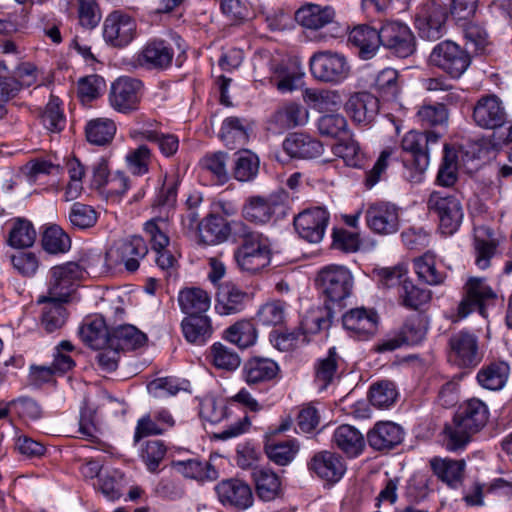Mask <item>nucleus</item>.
<instances>
[{
	"mask_svg": "<svg viewBox=\"0 0 512 512\" xmlns=\"http://www.w3.org/2000/svg\"><path fill=\"white\" fill-rule=\"evenodd\" d=\"M42 246L50 254L65 253L71 247V240L60 226L51 225L43 232Z\"/></svg>",
	"mask_w": 512,
	"mask_h": 512,
	"instance_id": "864d4df0",
	"label": "nucleus"
},
{
	"mask_svg": "<svg viewBox=\"0 0 512 512\" xmlns=\"http://www.w3.org/2000/svg\"><path fill=\"white\" fill-rule=\"evenodd\" d=\"M143 83L136 78L121 76L112 82L109 91V104L117 112L130 114L139 107Z\"/></svg>",
	"mask_w": 512,
	"mask_h": 512,
	"instance_id": "6e6552de",
	"label": "nucleus"
},
{
	"mask_svg": "<svg viewBox=\"0 0 512 512\" xmlns=\"http://www.w3.org/2000/svg\"><path fill=\"white\" fill-rule=\"evenodd\" d=\"M474 240L476 265L480 269H486L490 266V259L494 256L496 250L493 232L485 225L476 226L474 229Z\"/></svg>",
	"mask_w": 512,
	"mask_h": 512,
	"instance_id": "ea45409f",
	"label": "nucleus"
},
{
	"mask_svg": "<svg viewBox=\"0 0 512 512\" xmlns=\"http://www.w3.org/2000/svg\"><path fill=\"white\" fill-rule=\"evenodd\" d=\"M36 239V231L32 223L26 219H16L9 232L8 243L14 248L31 247Z\"/></svg>",
	"mask_w": 512,
	"mask_h": 512,
	"instance_id": "5fc2aeb1",
	"label": "nucleus"
},
{
	"mask_svg": "<svg viewBox=\"0 0 512 512\" xmlns=\"http://www.w3.org/2000/svg\"><path fill=\"white\" fill-rule=\"evenodd\" d=\"M225 338L241 349L256 343L257 331L253 323L247 320L238 321L225 331Z\"/></svg>",
	"mask_w": 512,
	"mask_h": 512,
	"instance_id": "3c124183",
	"label": "nucleus"
},
{
	"mask_svg": "<svg viewBox=\"0 0 512 512\" xmlns=\"http://www.w3.org/2000/svg\"><path fill=\"white\" fill-rule=\"evenodd\" d=\"M234 235L241 240V244L234 252L238 267L250 274H256L270 265L271 249L267 238L251 230L242 221L233 223Z\"/></svg>",
	"mask_w": 512,
	"mask_h": 512,
	"instance_id": "f257e3e1",
	"label": "nucleus"
},
{
	"mask_svg": "<svg viewBox=\"0 0 512 512\" xmlns=\"http://www.w3.org/2000/svg\"><path fill=\"white\" fill-rule=\"evenodd\" d=\"M427 207L439 219V228L445 235H451L459 228L463 219L460 200L452 194L433 191L428 198Z\"/></svg>",
	"mask_w": 512,
	"mask_h": 512,
	"instance_id": "423d86ee",
	"label": "nucleus"
},
{
	"mask_svg": "<svg viewBox=\"0 0 512 512\" xmlns=\"http://www.w3.org/2000/svg\"><path fill=\"white\" fill-rule=\"evenodd\" d=\"M85 132L90 143L101 146L113 139L116 125L111 119L97 118L87 123Z\"/></svg>",
	"mask_w": 512,
	"mask_h": 512,
	"instance_id": "8fccbe9b",
	"label": "nucleus"
},
{
	"mask_svg": "<svg viewBox=\"0 0 512 512\" xmlns=\"http://www.w3.org/2000/svg\"><path fill=\"white\" fill-rule=\"evenodd\" d=\"M234 222L228 223L220 215H208L197 225L199 242L204 245H218L227 241L229 235L234 234Z\"/></svg>",
	"mask_w": 512,
	"mask_h": 512,
	"instance_id": "5701e85b",
	"label": "nucleus"
},
{
	"mask_svg": "<svg viewBox=\"0 0 512 512\" xmlns=\"http://www.w3.org/2000/svg\"><path fill=\"white\" fill-rule=\"evenodd\" d=\"M223 506L236 510H246L252 506L254 498L250 486L237 478L220 481L214 488Z\"/></svg>",
	"mask_w": 512,
	"mask_h": 512,
	"instance_id": "ddd939ff",
	"label": "nucleus"
},
{
	"mask_svg": "<svg viewBox=\"0 0 512 512\" xmlns=\"http://www.w3.org/2000/svg\"><path fill=\"white\" fill-rule=\"evenodd\" d=\"M252 477L256 494L261 500L270 502L280 496L281 481L274 471L266 467H254Z\"/></svg>",
	"mask_w": 512,
	"mask_h": 512,
	"instance_id": "2f4dec72",
	"label": "nucleus"
},
{
	"mask_svg": "<svg viewBox=\"0 0 512 512\" xmlns=\"http://www.w3.org/2000/svg\"><path fill=\"white\" fill-rule=\"evenodd\" d=\"M347 126V121L341 114H325L317 122L319 133L332 138L345 134Z\"/></svg>",
	"mask_w": 512,
	"mask_h": 512,
	"instance_id": "69168bd1",
	"label": "nucleus"
},
{
	"mask_svg": "<svg viewBox=\"0 0 512 512\" xmlns=\"http://www.w3.org/2000/svg\"><path fill=\"white\" fill-rule=\"evenodd\" d=\"M285 303L281 301H271L263 304L255 315L257 325L265 327H275L281 325L285 319Z\"/></svg>",
	"mask_w": 512,
	"mask_h": 512,
	"instance_id": "6e6d98bb",
	"label": "nucleus"
},
{
	"mask_svg": "<svg viewBox=\"0 0 512 512\" xmlns=\"http://www.w3.org/2000/svg\"><path fill=\"white\" fill-rule=\"evenodd\" d=\"M334 10L330 6L322 7L317 4H306L295 13L296 21L308 29H320L332 22Z\"/></svg>",
	"mask_w": 512,
	"mask_h": 512,
	"instance_id": "473e14b6",
	"label": "nucleus"
},
{
	"mask_svg": "<svg viewBox=\"0 0 512 512\" xmlns=\"http://www.w3.org/2000/svg\"><path fill=\"white\" fill-rule=\"evenodd\" d=\"M177 470L186 478L197 481H213L218 478V471L209 462L198 459L178 461L175 464Z\"/></svg>",
	"mask_w": 512,
	"mask_h": 512,
	"instance_id": "49530a36",
	"label": "nucleus"
},
{
	"mask_svg": "<svg viewBox=\"0 0 512 512\" xmlns=\"http://www.w3.org/2000/svg\"><path fill=\"white\" fill-rule=\"evenodd\" d=\"M318 281L323 294L333 303H340L351 295L353 276L343 266L324 267L318 274Z\"/></svg>",
	"mask_w": 512,
	"mask_h": 512,
	"instance_id": "1a4fd4ad",
	"label": "nucleus"
},
{
	"mask_svg": "<svg viewBox=\"0 0 512 512\" xmlns=\"http://www.w3.org/2000/svg\"><path fill=\"white\" fill-rule=\"evenodd\" d=\"M210 357L216 368L233 371L240 366L239 355L230 347L222 343H214L210 348Z\"/></svg>",
	"mask_w": 512,
	"mask_h": 512,
	"instance_id": "13d9d810",
	"label": "nucleus"
},
{
	"mask_svg": "<svg viewBox=\"0 0 512 512\" xmlns=\"http://www.w3.org/2000/svg\"><path fill=\"white\" fill-rule=\"evenodd\" d=\"M332 443L350 458L358 457L365 447L363 434L348 424L340 425L335 429Z\"/></svg>",
	"mask_w": 512,
	"mask_h": 512,
	"instance_id": "c756f323",
	"label": "nucleus"
},
{
	"mask_svg": "<svg viewBox=\"0 0 512 512\" xmlns=\"http://www.w3.org/2000/svg\"><path fill=\"white\" fill-rule=\"evenodd\" d=\"M429 64L459 79L471 64L470 52L456 42L444 40L436 44L428 58Z\"/></svg>",
	"mask_w": 512,
	"mask_h": 512,
	"instance_id": "20e7f679",
	"label": "nucleus"
},
{
	"mask_svg": "<svg viewBox=\"0 0 512 512\" xmlns=\"http://www.w3.org/2000/svg\"><path fill=\"white\" fill-rule=\"evenodd\" d=\"M304 100L320 112L333 111L341 106L342 98L337 91L306 89Z\"/></svg>",
	"mask_w": 512,
	"mask_h": 512,
	"instance_id": "603ef678",
	"label": "nucleus"
},
{
	"mask_svg": "<svg viewBox=\"0 0 512 512\" xmlns=\"http://www.w3.org/2000/svg\"><path fill=\"white\" fill-rule=\"evenodd\" d=\"M80 275V267L74 262L53 267L47 297L67 302L73 285Z\"/></svg>",
	"mask_w": 512,
	"mask_h": 512,
	"instance_id": "dca6fc26",
	"label": "nucleus"
},
{
	"mask_svg": "<svg viewBox=\"0 0 512 512\" xmlns=\"http://www.w3.org/2000/svg\"><path fill=\"white\" fill-rule=\"evenodd\" d=\"M329 220L328 212L321 207L304 210L294 218V226L301 238L310 243L323 239Z\"/></svg>",
	"mask_w": 512,
	"mask_h": 512,
	"instance_id": "4468645a",
	"label": "nucleus"
},
{
	"mask_svg": "<svg viewBox=\"0 0 512 512\" xmlns=\"http://www.w3.org/2000/svg\"><path fill=\"white\" fill-rule=\"evenodd\" d=\"M428 330V323L421 315L406 319L401 329L386 340V350H395L403 345H415L423 341Z\"/></svg>",
	"mask_w": 512,
	"mask_h": 512,
	"instance_id": "f3484780",
	"label": "nucleus"
},
{
	"mask_svg": "<svg viewBox=\"0 0 512 512\" xmlns=\"http://www.w3.org/2000/svg\"><path fill=\"white\" fill-rule=\"evenodd\" d=\"M310 69L315 78L325 82H339L350 71L346 58L331 51L315 53L310 59Z\"/></svg>",
	"mask_w": 512,
	"mask_h": 512,
	"instance_id": "9b49d317",
	"label": "nucleus"
},
{
	"mask_svg": "<svg viewBox=\"0 0 512 512\" xmlns=\"http://www.w3.org/2000/svg\"><path fill=\"white\" fill-rule=\"evenodd\" d=\"M384 0H362V8L368 16L375 14L380 16L379 27H372L367 24H360L351 29L348 41L358 49V55L363 60L372 59L382 45L381 32L384 24L381 17L384 15Z\"/></svg>",
	"mask_w": 512,
	"mask_h": 512,
	"instance_id": "7ed1b4c3",
	"label": "nucleus"
},
{
	"mask_svg": "<svg viewBox=\"0 0 512 512\" xmlns=\"http://www.w3.org/2000/svg\"><path fill=\"white\" fill-rule=\"evenodd\" d=\"M181 327L185 339L196 345L204 344L213 332L207 315H188L182 320Z\"/></svg>",
	"mask_w": 512,
	"mask_h": 512,
	"instance_id": "f704fd0d",
	"label": "nucleus"
},
{
	"mask_svg": "<svg viewBox=\"0 0 512 512\" xmlns=\"http://www.w3.org/2000/svg\"><path fill=\"white\" fill-rule=\"evenodd\" d=\"M178 303L183 313L188 315H206L211 305L208 293L197 287L182 289L178 294Z\"/></svg>",
	"mask_w": 512,
	"mask_h": 512,
	"instance_id": "72a5a7b5",
	"label": "nucleus"
},
{
	"mask_svg": "<svg viewBox=\"0 0 512 512\" xmlns=\"http://www.w3.org/2000/svg\"><path fill=\"white\" fill-rule=\"evenodd\" d=\"M151 151L146 145H140L127 153L125 159L132 174L142 176L149 171Z\"/></svg>",
	"mask_w": 512,
	"mask_h": 512,
	"instance_id": "e2e57ef3",
	"label": "nucleus"
},
{
	"mask_svg": "<svg viewBox=\"0 0 512 512\" xmlns=\"http://www.w3.org/2000/svg\"><path fill=\"white\" fill-rule=\"evenodd\" d=\"M117 402L106 395H100L96 400L85 397L80 409L79 432L83 438L94 441L97 439L95 415L101 408H111Z\"/></svg>",
	"mask_w": 512,
	"mask_h": 512,
	"instance_id": "b1692460",
	"label": "nucleus"
},
{
	"mask_svg": "<svg viewBox=\"0 0 512 512\" xmlns=\"http://www.w3.org/2000/svg\"><path fill=\"white\" fill-rule=\"evenodd\" d=\"M467 49L472 53L480 54L485 51L488 44L487 33L475 23H466L463 29Z\"/></svg>",
	"mask_w": 512,
	"mask_h": 512,
	"instance_id": "774afa93",
	"label": "nucleus"
},
{
	"mask_svg": "<svg viewBox=\"0 0 512 512\" xmlns=\"http://www.w3.org/2000/svg\"><path fill=\"white\" fill-rule=\"evenodd\" d=\"M146 342V334L133 325H120L111 331L110 345L119 350H135L144 346Z\"/></svg>",
	"mask_w": 512,
	"mask_h": 512,
	"instance_id": "58836bf2",
	"label": "nucleus"
},
{
	"mask_svg": "<svg viewBox=\"0 0 512 512\" xmlns=\"http://www.w3.org/2000/svg\"><path fill=\"white\" fill-rule=\"evenodd\" d=\"M510 368L505 362L492 363L477 374L478 383L488 390H500L507 382Z\"/></svg>",
	"mask_w": 512,
	"mask_h": 512,
	"instance_id": "a18cd8bd",
	"label": "nucleus"
},
{
	"mask_svg": "<svg viewBox=\"0 0 512 512\" xmlns=\"http://www.w3.org/2000/svg\"><path fill=\"white\" fill-rule=\"evenodd\" d=\"M38 302L44 303L41 315V327L47 333H52L62 328L68 317V313L63 305L65 301L42 297Z\"/></svg>",
	"mask_w": 512,
	"mask_h": 512,
	"instance_id": "c9c22d12",
	"label": "nucleus"
},
{
	"mask_svg": "<svg viewBox=\"0 0 512 512\" xmlns=\"http://www.w3.org/2000/svg\"><path fill=\"white\" fill-rule=\"evenodd\" d=\"M468 430L478 433L487 423L488 408L478 399L468 400L455 415Z\"/></svg>",
	"mask_w": 512,
	"mask_h": 512,
	"instance_id": "e433bc0d",
	"label": "nucleus"
},
{
	"mask_svg": "<svg viewBox=\"0 0 512 512\" xmlns=\"http://www.w3.org/2000/svg\"><path fill=\"white\" fill-rule=\"evenodd\" d=\"M284 151L292 158L312 159L323 153L320 141L304 133H292L283 141Z\"/></svg>",
	"mask_w": 512,
	"mask_h": 512,
	"instance_id": "bb28decb",
	"label": "nucleus"
},
{
	"mask_svg": "<svg viewBox=\"0 0 512 512\" xmlns=\"http://www.w3.org/2000/svg\"><path fill=\"white\" fill-rule=\"evenodd\" d=\"M397 296L400 306L410 310H418L430 302L432 293L428 289L416 286L411 280L400 288Z\"/></svg>",
	"mask_w": 512,
	"mask_h": 512,
	"instance_id": "09e8293b",
	"label": "nucleus"
},
{
	"mask_svg": "<svg viewBox=\"0 0 512 512\" xmlns=\"http://www.w3.org/2000/svg\"><path fill=\"white\" fill-rule=\"evenodd\" d=\"M401 146L411 157L404 160L405 178L412 183L421 182L429 166L430 154L440 149V135L433 131H409Z\"/></svg>",
	"mask_w": 512,
	"mask_h": 512,
	"instance_id": "f03ea898",
	"label": "nucleus"
},
{
	"mask_svg": "<svg viewBox=\"0 0 512 512\" xmlns=\"http://www.w3.org/2000/svg\"><path fill=\"white\" fill-rule=\"evenodd\" d=\"M173 57L174 50L168 42L154 39L142 48L137 61L142 67L163 70L171 65Z\"/></svg>",
	"mask_w": 512,
	"mask_h": 512,
	"instance_id": "412c9836",
	"label": "nucleus"
},
{
	"mask_svg": "<svg viewBox=\"0 0 512 512\" xmlns=\"http://www.w3.org/2000/svg\"><path fill=\"white\" fill-rule=\"evenodd\" d=\"M251 130V122L232 116L223 121L219 136L227 147L235 148L247 143Z\"/></svg>",
	"mask_w": 512,
	"mask_h": 512,
	"instance_id": "7c9ffc66",
	"label": "nucleus"
},
{
	"mask_svg": "<svg viewBox=\"0 0 512 512\" xmlns=\"http://www.w3.org/2000/svg\"><path fill=\"white\" fill-rule=\"evenodd\" d=\"M279 371L280 368L274 360L255 356L245 362L242 375L248 385H256L275 379Z\"/></svg>",
	"mask_w": 512,
	"mask_h": 512,
	"instance_id": "a878e982",
	"label": "nucleus"
},
{
	"mask_svg": "<svg viewBox=\"0 0 512 512\" xmlns=\"http://www.w3.org/2000/svg\"><path fill=\"white\" fill-rule=\"evenodd\" d=\"M341 357L335 347L329 349L327 355L315 364V382L320 390L326 389L338 377V366Z\"/></svg>",
	"mask_w": 512,
	"mask_h": 512,
	"instance_id": "79ce46f5",
	"label": "nucleus"
},
{
	"mask_svg": "<svg viewBox=\"0 0 512 512\" xmlns=\"http://www.w3.org/2000/svg\"><path fill=\"white\" fill-rule=\"evenodd\" d=\"M282 208V201L275 195L268 197L251 196L242 208V215L250 222L264 224L269 222L273 215Z\"/></svg>",
	"mask_w": 512,
	"mask_h": 512,
	"instance_id": "6ab92c4d",
	"label": "nucleus"
},
{
	"mask_svg": "<svg viewBox=\"0 0 512 512\" xmlns=\"http://www.w3.org/2000/svg\"><path fill=\"white\" fill-rule=\"evenodd\" d=\"M148 252L144 239L140 236L116 241L105 253L107 267H116L123 264L125 268L134 272L139 268V260Z\"/></svg>",
	"mask_w": 512,
	"mask_h": 512,
	"instance_id": "0eeeda50",
	"label": "nucleus"
},
{
	"mask_svg": "<svg viewBox=\"0 0 512 512\" xmlns=\"http://www.w3.org/2000/svg\"><path fill=\"white\" fill-rule=\"evenodd\" d=\"M444 442L449 451H457L463 449L476 434L472 430H468L455 416L450 423H447L443 430Z\"/></svg>",
	"mask_w": 512,
	"mask_h": 512,
	"instance_id": "de8ad7c7",
	"label": "nucleus"
},
{
	"mask_svg": "<svg viewBox=\"0 0 512 512\" xmlns=\"http://www.w3.org/2000/svg\"><path fill=\"white\" fill-rule=\"evenodd\" d=\"M309 468L319 478L329 482H338L346 472V463L337 453L321 451L316 453L309 463Z\"/></svg>",
	"mask_w": 512,
	"mask_h": 512,
	"instance_id": "a211bd4d",
	"label": "nucleus"
},
{
	"mask_svg": "<svg viewBox=\"0 0 512 512\" xmlns=\"http://www.w3.org/2000/svg\"><path fill=\"white\" fill-rule=\"evenodd\" d=\"M464 292L465 296L458 306V315L461 318L474 310L484 316L486 302L495 298L492 288L480 277H470L464 286Z\"/></svg>",
	"mask_w": 512,
	"mask_h": 512,
	"instance_id": "f8f14e48",
	"label": "nucleus"
},
{
	"mask_svg": "<svg viewBox=\"0 0 512 512\" xmlns=\"http://www.w3.org/2000/svg\"><path fill=\"white\" fill-rule=\"evenodd\" d=\"M309 112L302 105L291 102L279 108L272 116L271 123L278 129H291L308 122Z\"/></svg>",
	"mask_w": 512,
	"mask_h": 512,
	"instance_id": "4c0bfd02",
	"label": "nucleus"
},
{
	"mask_svg": "<svg viewBox=\"0 0 512 512\" xmlns=\"http://www.w3.org/2000/svg\"><path fill=\"white\" fill-rule=\"evenodd\" d=\"M13 268L24 277H32L39 268V260L35 253L17 251L10 256Z\"/></svg>",
	"mask_w": 512,
	"mask_h": 512,
	"instance_id": "338daca9",
	"label": "nucleus"
},
{
	"mask_svg": "<svg viewBox=\"0 0 512 512\" xmlns=\"http://www.w3.org/2000/svg\"><path fill=\"white\" fill-rule=\"evenodd\" d=\"M345 108L354 121L368 124L379 112V100L368 92H361L352 95Z\"/></svg>",
	"mask_w": 512,
	"mask_h": 512,
	"instance_id": "c85d7f7f",
	"label": "nucleus"
},
{
	"mask_svg": "<svg viewBox=\"0 0 512 512\" xmlns=\"http://www.w3.org/2000/svg\"><path fill=\"white\" fill-rule=\"evenodd\" d=\"M346 330L360 335H374L380 323V316L373 308L357 307L347 311L342 317Z\"/></svg>",
	"mask_w": 512,
	"mask_h": 512,
	"instance_id": "393cba45",
	"label": "nucleus"
},
{
	"mask_svg": "<svg viewBox=\"0 0 512 512\" xmlns=\"http://www.w3.org/2000/svg\"><path fill=\"white\" fill-rule=\"evenodd\" d=\"M448 15L445 0H429L423 3L415 15L419 36L429 41L441 39L447 32Z\"/></svg>",
	"mask_w": 512,
	"mask_h": 512,
	"instance_id": "39448f33",
	"label": "nucleus"
},
{
	"mask_svg": "<svg viewBox=\"0 0 512 512\" xmlns=\"http://www.w3.org/2000/svg\"><path fill=\"white\" fill-rule=\"evenodd\" d=\"M246 293L232 282L218 285L215 309L220 315H232L241 312L245 306Z\"/></svg>",
	"mask_w": 512,
	"mask_h": 512,
	"instance_id": "cd10ccee",
	"label": "nucleus"
},
{
	"mask_svg": "<svg viewBox=\"0 0 512 512\" xmlns=\"http://www.w3.org/2000/svg\"><path fill=\"white\" fill-rule=\"evenodd\" d=\"M414 270L418 279L428 285H440L444 282L446 274L436 267V257L431 252L414 259Z\"/></svg>",
	"mask_w": 512,
	"mask_h": 512,
	"instance_id": "c03bdc74",
	"label": "nucleus"
},
{
	"mask_svg": "<svg viewBox=\"0 0 512 512\" xmlns=\"http://www.w3.org/2000/svg\"><path fill=\"white\" fill-rule=\"evenodd\" d=\"M79 335L83 342L93 349L104 348L110 344L111 331L108 330L101 317H96L83 324L79 329Z\"/></svg>",
	"mask_w": 512,
	"mask_h": 512,
	"instance_id": "37998d69",
	"label": "nucleus"
},
{
	"mask_svg": "<svg viewBox=\"0 0 512 512\" xmlns=\"http://www.w3.org/2000/svg\"><path fill=\"white\" fill-rule=\"evenodd\" d=\"M298 445L295 440H286L278 443H269L265 446L268 458L277 465H287L298 452Z\"/></svg>",
	"mask_w": 512,
	"mask_h": 512,
	"instance_id": "bf43d9fd",
	"label": "nucleus"
},
{
	"mask_svg": "<svg viewBox=\"0 0 512 512\" xmlns=\"http://www.w3.org/2000/svg\"><path fill=\"white\" fill-rule=\"evenodd\" d=\"M68 219L73 227L84 230L97 223L98 212L90 205L75 202L70 207Z\"/></svg>",
	"mask_w": 512,
	"mask_h": 512,
	"instance_id": "4d7b16f0",
	"label": "nucleus"
},
{
	"mask_svg": "<svg viewBox=\"0 0 512 512\" xmlns=\"http://www.w3.org/2000/svg\"><path fill=\"white\" fill-rule=\"evenodd\" d=\"M435 475L449 486L456 487L463 478L466 463L464 460L433 458L430 461Z\"/></svg>",
	"mask_w": 512,
	"mask_h": 512,
	"instance_id": "a19ab883",
	"label": "nucleus"
},
{
	"mask_svg": "<svg viewBox=\"0 0 512 512\" xmlns=\"http://www.w3.org/2000/svg\"><path fill=\"white\" fill-rule=\"evenodd\" d=\"M473 121L484 129H496L506 121V111L496 95L482 96L473 108Z\"/></svg>",
	"mask_w": 512,
	"mask_h": 512,
	"instance_id": "2eb2a0df",
	"label": "nucleus"
},
{
	"mask_svg": "<svg viewBox=\"0 0 512 512\" xmlns=\"http://www.w3.org/2000/svg\"><path fill=\"white\" fill-rule=\"evenodd\" d=\"M259 169L258 157L245 150L237 154L234 164V176L237 180L245 182L253 179Z\"/></svg>",
	"mask_w": 512,
	"mask_h": 512,
	"instance_id": "052dcab7",
	"label": "nucleus"
},
{
	"mask_svg": "<svg viewBox=\"0 0 512 512\" xmlns=\"http://www.w3.org/2000/svg\"><path fill=\"white\" fill-rule=\"evenodd\" d=\"M450 360L460 367L474 366L480 361L477 338L468 332H459L450 339Z\"/></svg>",
	"mask_w": 512,
	"mask_h": 512,
	"instance_id": "4be33fe9",
	"label": "nucleus"
},
{
	"mask_svg": "<svg viewBox=\"0 0 512 512\" xmlns=\"http://www.w3.org/2000/svg\"><path fill=\"white\" fill-rule=\"evenodd\" d=\"M386 49L400 58L415 51V37L410 28L398 21L386 23Z\"/></svg>",
	"mask_w": 512,
	"mask_h": 512,
	"instance_id": "aec40b11",
	"label": "nucleus"
},
{
	"mask_svg": "<svg viewBox=\"0 0 512 512\" xmlns=\"http://www.w3.org/2000/svg\"><path fill=\"white\" fill-rule=\"evenodd\" d=\"M167 226V221L163 218H154L145 223L144 231L148 235L154 251L163 250L169 244Z\"/></svg>",
	"mask_w": 512,
	"mask_h": 512,
	"instance_id": "680f3d73",
	"label": "nucleus"
},
{
	"mask_svg": "<svg viewBox=\"0 0 512 512\" xmlns=\"http://www.w3.org/2000/svg\"><path fill=\"white\" fill-rule=\"evenodd\" d=\"M44 127L50 132H60L65 126V117L60 110V100L52 96L41 115Z\"/></svg>",
	"mask_w": 512,
	"mask_h": 512,
	"instance_id": "0e129e2a",
	"label": "nucleus"
},
{
	"mask_svg": "<svg viewBox=\"0 0 512 512\" xmlns=\"http://www.w3.org/2000/svg\"><path fill=\"white\" fill-rule=\"evenodd\" d=\"M136 33V20L124 11H112L104 20L103 38L112 47L127 46L136 37Z\"/></svg>",
	"mask_w": 512,
	"mask_h": 512,
	"instance_id": "9d476101",
	"label": "nucleus"
}]
</instances>
